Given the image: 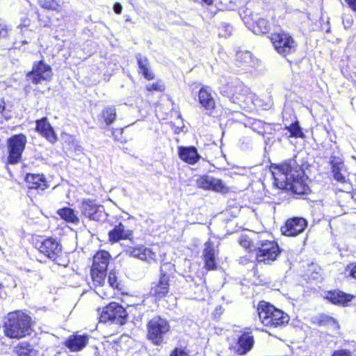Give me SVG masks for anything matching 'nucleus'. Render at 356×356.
<instances>
[{
  "instance_id": "32",
  "label": "nucleus",
  "mask_w": 356,
  "mask_h": 356,
  "mask_svg": "<svg viewBox=\"0 0 356 356\" xmlns=\"http://www.w3.org/2000/svg\"><path fill=\"white\" fill-rule=\"evenodd\" d=\"M58 214L64 220L70 222L78 223L79 218L75 215L74 210L70 208H63L58 211Z\"/></svg>"
},
{
  "instance_id": "57",
  "label": "nucleus",
  "mask_w": 356,
  "mask_h": 356,
  "mask_svg": "<svg viewBox=\"0 0 356 356\" xmlns=\"http://www.w3.org/2000/svg\"><path fill=\"white\" fill-rule=\"evenodd\" d=\"M270 138H268L267 139H266V144H267V145H268V143H270Z\"/></svg>"
},
{
  "instance_id": "45",
  "label": "nucleus",
  "mask_w": 356,
  "mask_h": 356,
  "mask_svg": "<svg viewBox=\"0 0 356 356\" xmlns=\"http://www.w3.org/2000/svg\"><path fill=\"white\" fill-rule=\"evenodd\" d=\"M170 356H188V354L183 350L175 348Z\"/></svg>"
},
{
  "instance_id": "19",
  "label": "nucleus",
  "mask_w": 356,
  "mask_h": 356,
  "mask_svg": "<svg viewBox=\"0 0 356 356\" xmlns=\"http://www.w3.org/2000/svg\"><path fill=\"white\" fill-rule=\"evenodd\" d=\"M88 336L73 334L69 337L65 344L72 351L82 350L88 343Z\"/></svg>"
},
{
  "instance_id": "49",
  "label": "nucleus",
  "mask_w": 356,
  "mask_h": 356,
  "mask_svg": "<svg viewBox=\"0 0 356 356\" xmlns=\"http://www.w3.org/2000/svg\"><path fill=\"white\" fill-rule=\"evenodd\" d=\"M332 356H350V354L346 350H341L334 352Z\"/></svg>"
},
{
  "instance_id": "53",
  "label": "nucleus",
  "mask_w": 356,
  "mask_h": 356,
  "mask_svg": "<svg viewBox=\"0 0 356 356\" xmlns=\"http://www.w3.org/2000/svg\"><path fill=\"white\" fill-rule=\"evenodd\" d=\"M4 108L3 102L0 99V113L3 111Z\"/></svg>"
},
{
  "instance_id": "30",
  "label": "nucleus",
  "mask_w": 356,
  "mask_h": 356,
  "mask_svg": "<svg viewBox=\"0 0 356 356\" xmlns=\"http://www.w3.org/2000/svg\"><path fill=\"white\" fill-rule=\"evenodd\" d=\"M270 24L264 18H259L253 25V32L255 34H264L269 31Z\"/></svg>"
},
{
  "instance_id": "7",
  "label": "nucleus",
  "mask_w": 356,
  "mask_h": 356,
  "mask_svg": "<svg viewBox=\"0 0 356 356\" xmlns=\"http://www.w3.org/2000/svg\"><path fill=\"white\" fill-rule=\"evenodd\" d=\"M270 40L276 51L284 57L296 51L297 44L287 32L282 31L272 33Z\"/></svg>"
},
{
  "instance_id": "27",
  "label": "nucleus",
  "mask_w": 356,
  "mask_h": 356,
  "mask_svg": "<svg viewBox=\"0 0 356 356\" xmlns=\"http://www.w3.org/2000/svg\"><path fill=\"white\" fill-rule=\"evenodd\" d=\"M138 65L144 77L147 80H152L154 76L153 72L149 69V62L146 57L138 54L136 56Z\"/></svg>"
},
{
  "instance_id": "50",
  "label": "nucleus",
  "mask_w": 356,
  "mask_h": 356,
  "mask_svg": "<svg viewBox=\"0 0 356 356\" xmlns=\"http://www.w3.org/2000/svg\"><path fill=\"white\" fill-rule=\"evenodd\" d=\"M349 7L356 12V0H345Z\"/></svg>"
},
{
  "instance_id": "26",
  "label": "nucleus",
  "mask_w": 356,
  "mask_h": 356,
  "mask_svg": "<svg viewBox=\"0 0 356 356\" xmlns=\"http://www.w3.org/2000/svg\"><path fill=\"white\" fill-rule=\"evenodd\" d=\"M4 356H38V351L26 343H22L15 348L11 355Z\"/></svg>"
},
{
  "instance_id": "4",
  "label": "nucleus",
  "mask_w": 356,
  "mask_h": 356,
  "mask_svg": "<svg viewBox=\"0 0 356 356\" xmlns=\"http://www.w3.org/2000/svg\"><path fill=\"white\" fill-rule=\"evenodd\" d=\"M36 248L41 254L48 258L54 264L67 266L70 262L68 256L63 252V248L60 243L52 237H48L35 244Z\"/></svg>"
},
{
  "instance_id": "20",
  "label": "nucleus",
  "mask_w": 356,
  "mask_h": 356,
  "mask_svg": "<svg viewBox=\"0 0 356 356\" xmlns=\"http://www.w3.org/2000/svg\"><path fill=\"white\" fill-rule=\"evenodd\" d=\"M25 181L29 189L43 191L48 187L45 178L39 174H27Z\"/></svg>"
},
{
  "instance_id": "8",
  "label": "nucleus",
  "mask_w": 356,
  "mask_h": 356,
  "mask_svg": "<svg viewBox=\"0 0 356 356\" xmlns=\"http://www.w3.org/2000/svg\"><path fill=\"white\" fill-rule=\"evenodd\" d=\"M128 313L120 304L111 302L106 306L101 314L100 321L106 323L111 321L113 323L123 325L127 322Z\"/></svg>"
},
{
  "instance_id": "42",
  "label": "nucleus",
  "mask_w": 356,
  "mask_h": 356,
  "mask_svg": "<svg viewBox=\"0 0 356 356\" xmlns=\"http://www.w3.org/2000/svg\"><path fill=\"white\" fill-rule=\"evenodd\" d=\"M243 4V0H229L227 8L229 10H235L236 8L241 6Z\"/></svg>"
},
{
  "instance_id": "54",
  "label": "nucleus",
  "mask_w": 356,
  "mask_h": 356,
  "mask_svg": "<svg viewBox=\"0 0 356 356\" xmlns=\"http://www.w3.org/2000/svg\"><path fill=\"white\" fill-rule=\"evenodd\" d=\"M202 1L207 5H211L213 3V0H202Z\"/></svg>"
},
{
  "instance_id": "44",
  "label": "nucleus",
  "mask_w": 356,
  "mask_h": 356,
  "mask_svg": "<svg viewBox=\"0 0 356 356\" xmlns=\"http://www.w3.org/2000/svg\"><path fill=\"white\" fill-rule=\"evenodd\" d=\"M184 162L191 164L194 165L195 164L200 157H180Z\"/></svg>"
},
{
  "instance_id": "9",
  "label": "nucleus",
  "mask_w": 356,
  "mask_h": 356,
  "mask_svg": "<svg viewBox=\"0 0 356 356\" xmlns=\"http://www.w3.org/2000/svg\"><path fill=\"white\" fill-rule=\"evenodd\" d=\"M79 209L82 215L92 220L104 221L107 217L104 207L89 199L80 203Z\"/></svg>"
},
{
  "instance_id": "18",
  "label": "nucleus",
  "mask_w": 356,
  "mask_h": 356,
  "mask_svg": "<svg viewBox=\"0 0 356 356\" xmlns=\"http://www.w3.org/2000/svg\"><path fill=\"white\" fill-rule=\"evenodd\" d=\"M36 131L51 143H54L57 140L56 135L46 118L36 120Z\"/></svg>"
},
{
  "instance_id": "48",
  "label": "nucleus",
  "mask_w": 356,
  "mask_h": 356,
  "mask_svg": "<svg viewBox=\"0 0 356 356\" xmlns=\"http://www.w3.org/2000/svg\"><path fill=\"white\" fill-rule=\"evenodd\" d=\"M113 10L116 14H120L122 10V6L120 3H115L113 6Z\"/></svg>"
},
{
  "instance_id": "39",
  "label": "nucleus",
  "mask_w": 356,
  "mask_h": 356,
  "mask_svg": "<svg viewBox=\"0 0 356 356\" xmlns=\"http://www.w3.org/2000/svg\"><path fill=\"white\" fill-rule=\"evenodd\" d=\"M108 282L109 284V286L113 289H118L119 282L118 280L116 272L112 270L109 273Z\"/></svg>"
},
{
  "instance_id": "35",
  "label": "nucleus",
  "mask_w": 356,
  "mask_h": 356,
  "mask_svg": "<svg viewBox=\"0 0 356 356\" xmlns=\"http://www.w3.org/2000/svg\"><path fill=\"white\" fill-rule=\"evenodd\" d=\"M211 178L212 177L209 175L200 177L196 181L197 187L204 190H209L211 188Z\"/></svg>"
},
{
  "instance_id": "2",
  "label": "nucleus",
  "mask_w": 356,
  "mask_h": 356,
  "mask_svg": "<svg viewBox=\"0 0 356 356\" xmlns=\"http://www.w3.org/2000/svg\"><path fill=\"white\" fill-rule=\"evenodd\" d=\"M31 317L22 311L10 312L4 323L3 332L10 339H21L31 333Z\"/></svg>"
},
{
  "instance_id": "28",
  "label": "nucleus",
  "mask_w": 356,
  "mask_h": 356,
  "mask_svg": "<svg viewBox=\"0 0 356 356\" xmlns=\"http://www.w3.org/2000/svg\"><path fill=\"white\" fill-rule=\"evenodd\" d=\"M253 62V57L251 52L248 51H238L236 55V63L238 67H242L248 66Z\"/></svg>"
},
{
  "instance_id": "56",
  "label": "nucleus",
  "mask_w": 356,
  "mask_h": 356,
  "mask_svg": "<svg viewBox=\"0 0 356 356\" xmlns=\"http://www.w3.org/2000/svg\"><path fill=\"white\" fill-rule=\"evenodd\" d=\"M3 286L0 284V298L3 297V291H2Z\"/></svg>"
},
{
  "instance_id": "52",
  "label": "nucleus",
  "mask_w": 356,
  "mask_h": 356,
  "mask_svg": "<svg viewBox=\"0 0 356 356\" xmlns=\"http://www.w3.org/2000/svg\"><path fill=\"white\" fill-rule=\"evenodd\" d=\"M225 28H226L227 31H228L227 35H231L232 31V27L227 25Z\"/></svg>"
},
{
  "instance_id": "13",
  "label": "nucleus",
  "mask_w": 356,
  "mask_h": 356,
  "mask_svg": "<svg viewBox=\"0 0 356 356\" xmlns=\"http://www.w3.org/2000/svg\"><path fill=\"white\" fill-rule=\"evenodd\" d=\"M307 226V222L305 218L295 217L287 220L281 231L285 236H296L302 233Z\"/></svg>"
},
{
  "instance_id": "55",
  "label": "nucleus",
  "mask_w": 356,
  "mask_h": 356,
  "mask_svg": "<svg viewBox=\"0 0 356 356\" xmlns=\"http://www.w3.org/2000/svg\"><path fill=\"white\" fill-rule=\"evenodd\" d=\"M19 42L22 44H27L29 42V40L26 38L23 39L22 38Z\"/></svg>"
},
{
  "instance_id": "5",
  "label": "nucleus",
  "mask_w": 356,
  "mask_h": 356,
  "mask_svg": "<svg viewBox=\"0 0 356 356\" xmlns=\"http://www.w3.org/2000/svg\"><path fill=\"white\" fill-rule=\"evenodd\" d=\"M257 312L261 322L265 326L277 327L289 321L286 314L264 301L259 303Z\"/></svg>"
},
{
  "instance_id": "31",
  "label": "nucleus",
  "mask_w": 356,
  "mask_h": 356,
  "mask_svg": "<svg viewBox=\"0 0 356 356\" xmlns=\"http://www.w3.org/2000/svg\"><path fill=\"white\" fill-rule=\"evenodd\" d=\"M91 277L95 288L102 286L105 282L106 270L91 269Z\"/></svg>"
},
{
  "instance_id": "16",
  "label": "nucleus",
  "mask_w": 356,
  "mask_h": 356,
  "mask_svg": "<svg viewBox=\"0 0 356 356\" xmlns=\"http://www.w3.org/2000/svg\"><path fill=\"white\" fill-rule=\"evenodd\" d=\"M26 143V138L23 134L15 135L8 141L9 156H22Z\"/></svg>"
},
{
  "instance_id": "10",
  "label": "nucleus",
  "mask_w": 356,
  "mask_h": 356,
  "mask_svg": "<svg viewBox=\"0 0 356 356\" xmlns=\"http://www.w3.org/2000/svg\"><path fill=\"white\" fill-rule=\"evenodd\" d=\"M280 251L277 243L271 241H262L257 252L258 263L270 264L277 258Z\"/></svg>"
},
{
  "instance_id": "22",
  "label": "nucleus",
  "mask_w": 356,
  "mask_h": 356,
  "mask_svg": "<svg viewBox=\"0 0 356 356\" xmlns=\"http://www.w3.org/2000/svg\"><path fill=\"white\" fill-rule=\"evenodd\" d=\"M111 255L105 250L97 252L93 257V263L91 269L94 270H106L107 269Z\"/></svg>"
},
{
  "instance_id": "15",
  "label": "nucleus",
  "mask_w": 356,
  "mask_h": 356,
  "mask_svg": "<svg viewBox=\"0 0 356 356\" xmlns=\"http://www.w3.org/2000/svg\"><path fill=\"white\" fill-rule=\"evenodd\" d=\"M217 254L218 253L215 249L213 243L210 241L205 243L203 257L204 266L207 270H211L216 269V258Z\"/></svg>"
},
{
  "instance_id": "33",
  "label": "nucleus",
  "mask_w": 356,
  "mask_h": 356,
  "mask_svg": "<svg viewBox=\"0 0 356 356\" xmlns=\"http://www.w3.org/2000/svg\"><path fill=\"white\" fill-rule=\"evenodd\" d=\"M209 190L222 193H227L229 191V187L221 179L213 177Z\"/></svg>"
},
{
  "instance_id": "12",
  "label": "nucleus",
  "mask_w": 356,
  "mask_h": 356,
  "mask_svg": "<svg viewBox=\"0 0 356 356\" xmlns=\"http://www.w3.org/2000/svg\"><path fill=\"white\" fill-rule=\"evenodd\" d=\"M124 252L130 257L145 261L147 263L155 262L156 261V252L143 245L136 247H128Z\"/></svg>"
},
{
  "instance_id": "6",
  "label": "nucleus",
  "mask_w": 356,
  "mask_h": 356,
  "mask_svg": "<svg viewBox=\"0 0 356 356\" xmlns=\"http://www.w3.org/2000/svg\"><path fill=\"white\" fill-rule=\"evenodd\" d=\"M170 330L168 322L160 316L153 317L147 324V337L155 345H161Z\"/></svg>"
},
{
  "instance_id": "36",
  "label": "nucleus",
  "mask_w": 356,
  "mask_h": 356,
  "mask_svg": "<svg viewBox=\"0 0 356 356\" xmlns=\"http://www.w3.org/2000/svg\"><path fill=\"white\" fill-rule=\"evenodd\" d=\"M29 24L30 20L27 18H24L22 19V22L19 25V26L21 28L22 34L26 35L28 39H31L35 35L33 32L27 29V26L29 25Z\"/></svg>"
},
{
  "instance_id": "37",
  "label": "nucleus",
  "mask_w": 356,
  "mask_h": 356,
  "mask_svg": "<svg viewBox=\"0 0 356 356\" xmlns=\"http://www.w3.org/2000/svg\"><path fill=\"white\" fill-rule=\"evenodd\" d=\"M286 129L290 132L291 136L299 138L303 136L298 122L291 124L289 127H286Z\"/></svg>"
},
{
  "instance_id": "17",
  "label": "nucleus",
  "mask_w": 356,
  "mask_h": 356,
  "mask_svg": "<svg viewBox=\"0 0 356 356\" xmlns=\"http://www.w3.org/2000/svg\"><path fill=\"white\" fill-rule=\"evenodd\" d=\"M133 232L122 223L119 222L108 233L109 240L112 243H117L121 240L129 239L132 236Z\"/></svg>"
},
{
  "instance_id": "51",
  "label": "nucleus",
  "mask_w": 356,
  "mask_h": 356,
  "mask_svg": "<svg viewBox=\"0 0 356 356\" xmlns=\"http://www.w3.org/2000/svg\"><path fill=\"white\" fill-rule=\"evenodd\" d=\"M240 243L242 246L248 248L250 245V241L247 238H241Z\"/></svg>"
},
{
  "instance_id": "3",
  "label": "nucleus",
  "mask_w": 356,
  "mask_h": 356,
  "mask_svg": "<svg viewBox=\"0 0 356 356\" xmlns=\"http://www.w3.org/2000/svg\"><path fill=\"white\" fill-rule=\"evenodd\" d=\"M222 86L220 87V92L222 95L229 98L231 102L239 104L245 102L250 94V89L237 78L229 76L222 77L220 79Z\"/></svg>"
},
{
  "instance_id": "25",
  "label": "nucleus",
  "mask_w": 356,
  "mask_h": 356,
  "mask_svg": "<svg viewBox=\"0 0 356 356\" xmlns=\"http://www.w3.org/2000/svg\"><path fill=\"white\" fill-rule=\"evenodd\" d=\"M326 298L333 304L345 305L351 301L353 296L345 293L341 291H329Z\"/></svg>"
},
{
  "instance_id": "14",
  "label": "nucleus",
  "mask_w": 356,
  "mask_h": 356,
  "mask_svg": "<svg viewBox=\"0 0 356 356\" xmlns=\"http://www.w3.org/2000/svg\"><path fill=\"white\" fill-rule=\"evenodd\" d=\"M330 163L334 179L340 183H347L349 172L343 162L339 159V157H334Z\"/></svg>"
},
{
  "instance_id": "43",
  "label": "nucleus",
  "mask_w": 356,
  "mask_h": 356,
  "mask_svg": "<svg viewBox=\"0 0 356 356\" xmlns=\"http://www.w3.org/2000/svg\"><path fill=\"white\" fill-rule=\"evenodd\" d=\"M346 271L349 273V275L356 280V264H351L347 266Z\"/></svg>"
},
{
  "instance_id": "11",
  "label": "nucleus",
  "mask_w": 356,
  "mask_h": 356,
  "mask_svg": "<svg viewBox=\"0 0 356 356\" xmlns=\"http://www.w3.org/2000/svg\"><path fill=\"white\" fill-rule=\"evenodd\" d=\"M52 69L43 60L34 63L32 71L27 74V77L34 84L49 81L52 77Z\"/></svg>"
},
{
  "instance_id": "46",
  "label": "nucleus",
  "mask_w": 356,
  "mask_h": 356,
  "mask_svg": "<svg viewBox=\"0 0 356 356\" xmlns=\"http://www.w3.org/2000/svg\"><path fill=\"white\" fill-rule=\"evenodd\" d=\"M7 34L8 29L6 26L4 24L0 22V38L6 36Z\"/></svg>"
},
{
  "instance_id": "21",
  "label": "nucleus",
  "mask_w": 356,
  "mask_h": 356,
  "mask_svg": "<svg viewBox=\"0 0 356 356\" xmlns=\"http://www.w3.org/2000/svg\"><path fill=\"white\" fill-rule=\"evenodd\" d=\"M199 102L207 110H212L215 107V100L209 86L202 87L198 94Z\"/></svg>"
},
{
  "instance_id": "41",
  "label": "nucleus",
  "mask_w": 356,
  "mask_h": 356,
  "mask_svg": "<svg viewBox=\"0 0 356 356\" xmlns=\"http://www.w3.org/2000/svg\"><path fill=\"white\" fill-rule=\"evenodd\" d=\"M321 324L330 325L333 330H338L339 328V324L332 317H326L325 320H323Z\"/></svg>"
},
{
  "instance_id": "58",
  "label": "nucleus",
  "mask_w": 356,
  "mask_h": 356,
  "mask_svg": "<svg viewBox=\"0 0 356 356\" xmlns=\"http://www.w3.org/2000/svg\"><path fill=\"white\" fill-rule=\"evenodd\" d=\"M219 35H222V32H220V33H219Z\"/></svg>"
},
{
  "instance_id": "38",
  "label": "nucleus",
  "mask_w": 356,
  "mask_h": 356,
  "mask_svg": "<svg viewBox=\"0 0 356 356\" xmlns=\"http://www.w3.org/2000/svg\"><path fill=\"white\" fill-rule=\"evenodd\" d=\"M38 3L45 9L54 10H56L59 6L56 0H38Z\"/></svg>"
},
{
  "instance_id": "23",
  "label": "nucleus",
  "mask_w": 356,
  "mask_h": 356,
  "mask_svg": "<svg viewBox=\"0 0 356 356\" xmlns=\"http://www.w3.org/2000/svg\"><path fill=\"white\" fill-rule=\"evenodd\" d=\"M152 292L159 299L165 297L169 292V277L162 275L159 282L152 287Z\"/></svg>"
},
{
  "instance_id": "1",
  "label": "nucleus",
  "mask_w": 356,
  "mask_h": 356,
  "mask_svg": "<svg viewBox=\"0 0 356 356\" xmlns=\"http://www.w3.org/2000/svg\"><path fill=\"white\" fill-rule=\"evenodd\" d=\"M278 168L281 172L280 178L277 179L280 188L298 195L307 193L309 187L303 180L304 171L294 157L282 163Z\"/></svg>"
},
{
  "instance_id": "40",
  "label": "nucleus",
  "mask_w": 356,
  "mask_h": 356,
  "mask_svg": "<svg viewBox=\"0 0 356 356\" xmlns=\"http://www.w3.org/2000/svg\"><path fill=\"white\" fill-rule=\"evenodd\" d=\"M146 89L148 91H163L165 90V86L161 81H157L156 83H148L146 86Z\"/></svg>"
},
{
  "instance_id": "24",
  "label": "nucleus",
  "mask_w": 356,
  "mask_h": 356,
  "mask_svg": "<svg viewBox=\"0 0 356 356\" xmlns=\"http://www.w3.org/2000/svg\"><path fill=\"white\" fill-rule=\"evenodd\" d=\"M254 342L253 336L250 333H243L238 340L237 353L239 355H245L252 349Z\"/></svg>"
},
{
  "instance_id": "34",
  "label": "nucleus",
  "mask_w": 356,
  "mask_h": 356,
  "mask_svg": "<svg viewBox=\"0 0 356 356\" xmlns=\"http://www.w3.org/2000/svg\"><path fill=\"white\" fill-rule=\"evenodd\" d=\"M178 156H200L197 154V149L194 146L178 147Z\"/></svg>"
},
{
  "instance_id": "47",
  "label": "nucleus",
  "mask_w": 356,
  "mask_h": 356,
  "mask_svg": "<svg viewBox=\"0 0 356 356\" xmlns=\"http://www.w3.org/2000/svg\"><path fill=\"white\" fill-rule=\"evenodd\" d=\"M21 157H8V164L15 165L20 162Z\"/></svg>"
},
{
  "instance_id": "29",
  "label": "nucleus",
  "mask_w": 356,
  "mask_h": 356,
  "mask_svg": "<svg viewBox=\"0 0 356 356\" xmlns=\"http://www.w3.org/2000/svg\"><path fill=\"white\" fill-rule=\"evenodd\" d=\"M102 116L107 126L113 124L117 117L115 107L114 106L104 107L102 111Z\"/></svg>"
}]
</instances>
